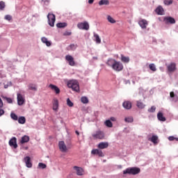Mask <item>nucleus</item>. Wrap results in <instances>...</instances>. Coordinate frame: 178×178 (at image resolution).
I'll return each instance as SVG.
<instances>
[{
	"instance_id": "48",
	"label": "nucleus",
	"mask_w": 178,
	"mask_h": 178,
	"mask_svg": "<svg viewBox=\"0 0 178 178\" xmlns=\"http://www.w3.org/2000/svg\"><path fill=\"white\" fill-rule=\"evenodd\" d=\"M176 96V95H175V92H170V98H174Z\"/></svg>"
},
{
	"instance_id": "56",
	"label": "nucleus",
	"mask_w": 178,
	"mask_h": 178,
	"mask_svg": "<svg viewBox=\"0 0 178 178\" xmlns=\"http://www.w3.org/2000/svg\"><path fill=\"white\" fill-rule=\"evenodd\" d=\"M3 113H4L3 112H2V113L0 112V116H2V115H3Z\"/></svg>"
},
{
	"instance_id": "6",
	"label": "nucleus",
	"mask_w": 178,
	"mask_h": 178,
	"mask_svg": "<svg viewBox=\"0 0 178 178\" xmlns=\"http://www.w3.org/2000/svg\"><path fill=\"white\" fill-rule=\"evenodd\" d=\"M47 18L49 26H51V27H54L56 20L55 15L49 13L47 15Z\"/></svg>"
},
{
	"instance_id": "27",
	"label": "nucleus",
	"mask_w": 178,
	"mask_h": 178,
	"mask_svg": "<svg viewBox=\"0 0 178 178\" xmlns=\"http://www.w3.org/2000/svg\"><path fill=\"white\" fill-rule=\"evenodd\" d=\"M124 122L126 123H133L134 122V118L132 116H127L124 118Z\"/></svg>"
},
{
	"instance_id": "46",
	"label": "nucleus",
	"mask_w": 178,
	"mask_h": 178,
	"mask_svg": "<svg viewBox=\"0 0 178 178\" xmlns=\"http://www.w3.org/2000/svg\"><path fill=\"white\" fill-rule=\"evenodd\" d=\"M4 19L8 22H10V20H12V17L9 15H7L4 17Z\"/></svg>"
},
{
	"instance_id": "49",
	"label": "nucleus",
	"mask_w": 178,
	"mask_h": 178,
	"mask_svg": "<svg viewBox=\"0 0 178 178\" xmlns=\"http://www.w3.org/2000/svg\"><path fill=\"white\" fill-rule=\"evenodd\" d=\"M172 101H174V102H178V97H177V95H175L174 97V98L172 99Z\"/></svg>"
},
{
	"instance_id": "36",
	"label": "nucleus",
	"mask_w": 178,
	"mask_h": 178,
	"mask_svg": "<svg viewBox=\"0 0 178 178\" xmlns=\"http://www.w3.org/2000/svg\"><path fill=\"white\" fill-rule=\"evenodd\" d=\"M29 89L32 90V91H37V86L34 84H29Z\"/></svg>"
},
{
	"instance_id": "1",
	"label": "nucleus",
	"mask_w": 178,
	"mask_h": 178,
	"mask_svg": "<svg viewBox=\"0 0 178 178\" xmlns=\"http://www.w3.org/2000/svg\"><path fill=\"white\" fill-rule=\"evenodd\" d=\"M107 66L112 67L115 72H122L123 70V64L120 61H117L115 59H109L106 63Z\"/></svg>"
},
{
	"instance_id": "55",
	"label": "nucleus",
	"mask_w": 178,
	"mask_h": 178,
	"mask_svg": "<svg viewBox=\"0 0 178 178\" xmlns=\"http://www.w3.org/2000/svg\"><path fill=\"white\" fill-rule=\"evenodd\" d=\"M93 59H95L97 60L98 59V57H93Z\"/></svg>"
},
{
	"instance_id": "21",
	"label": "nucleus",
	"mask_w": 178,
	"mask_h": 178,
	"mask_svg": "<svg viewBox=\"0 0 178 178\" xmlns=\"http://www.w3.org/2000/svg\"><path fill=\"white\" fill-rule=\"evenodd\" d=\"M165 23H170V24H175L176 23V20H175V18L172 17H168L165 18Z\"/></svg>"
},
{
	"instance_id": "57",
	"label": "nucleus",
	"mask_w": 178,
	"mask_h": 178,
	"mask_svg": "<svg viewBox=\"0 0 178 178\" xmlns=\"http://www.w3.org/2000/svg\"><path fill=\"white\" fill-rule=\"evenodd\" d=\"M4 88H8V86L5 85Z\"/></svg>"
},
{
	"instance_id": "44",
	"label": "nucleus",
	"mask_w": 178,
	"mask_h": 178,
	"mask_svg": "<svg viewBox=\"0 0 178 178\" xmlns=\"http://www.w3.org/2000/svg\"><path fill=\"white\" fill-rule=\"evenodd\" d=\"M172 3H173V1L172 0H165L164 1V4L165 5H172Z\"/></svg>"
},
{
	"instance_id": "26",
	"label": "nucleus",
	"mask_w": 178,
	"mask_h": 178,
	"mask_svg": "<svg viewBox=\"0 0 178 178\" xmlns=\"http://www.w3.org/2000/svg\"><path fill=\"white\" fill-rule=\"evenodd\" d=\"M42 42L46 44L47 47H51V42L48 41V39L45 37L41 38Z\"/></svg>"
},
{
	"instance_id": "34",
	"label": "nucleus",
	"mask_w": 178,
	"mask_h": 178,
	"mask_svg": "<svg viewBox=\"0 0 178 178\" xmlns=\"http://www.w3.org/2000/svg\"><path fill=\"white\" fill-rule=\"evenodd\" d=\"M149 68L152 72H156V67L155 66V64L151 63L149 65Z\"/></svg>"
},
{
	"instance_id": "58",
	"label": "nucleus",
	"mask_w": 178,
	"mask_h": 178,
	"mask_svg": "<svg viewBox=\"0 0 178 178\" xmlns=\"http://www.w3.org/2000/svg\"><path fill=\"white\" fill-rule=\"evenodd\" d=\"M71 34H72V33H68V35H70Z\"/></svg>"
},
{
	"instance_id": "22",
	"label": "nucleus",
	"mask_w": 178,
	"mask_h": 178,
	"mask_svg": "<svg viewBox=\"0 0 178 178\" xmlns=\"http://www.w3.org/2000/svg\"><path fill=\"white\" fill-rule=\"evenodd\" d=\"M29 141H30V137H29V136H24L22 137L20 143L22 144H26V143H29Z\"/></svg>"
},
{
	"instance_id": "43",
	"label": "nucleus",
	"mask_w": 178,
	"mask_h": 178,
	"mask_svg": "<svg viewBox=\"0 0 178 178\" xmlns=\"http://www.w3.org/2000/svg\"><path fill=\"white\" fill-rule=\"evenodd\" d=\"M67 106H70V107L73 106V105H74L73 102L70 100V98L67 99Z\"/></svg>"
},
{
	"instance_id": "25",
	"label": "nucleus",
	"mask_w": 178,
	"mask_h": 178,
	"mask_svg": "<svg viewBox=\"0 0 178 178\" xmlns=\"http://www.w3.org/2000/svg\"><path fill=\"white\" fill-rule=\"evenodd\" d=\"M136 106L139 109H144V108H145V104H144V103H143L141 101H137L136 102Z\"/></svg>"
},
{
	"instance_id": "8",
	"label": "nucleus",
	"mask_w": 178,
	"mask_h": 178,
	"mask_svg": "<svg viewBox=\"0 0 178 178\" xmlns=\"http://www.w3.org/2000/svg\"><path fill=\"white\" fill-rule=\"evenodd\" d=\"M58 147H59V149H60V151H61V152H67V147L66 146V144H65L64 141H60L58 143Z\"/></svg>"
},
{
	"instance_id": "15",
	"label": "nucleus",
	"mask_w": 178,
	"mask_h": 178,
	"mask_svg": "<svg viewBox=\"0 0 178 178\" xmlns=\"http://www.w3.org/2000/svg\"><path fill=\"white\" fill-rule=\"evenodd\" d=\"M17 98L18 105H23V104H24V97H23V95H22V94L18 93Z\"/></svg>"
},
{
	"instance_id": "33",
	"label": "nucleus",
	"mask_w": 178,
	"mask_h": 178,
	"mask_svg": "<svg viewBox=\"0 0 178 178\" xmlns=\"http://www.w3.org/2000/svg\"><path fill=\"white\" fill-rule=\"evenodd\" d=\"M77 48V44H72L68 47V51H74Z\"/></svg>"
},
{
	"instance_id": "45",
	"label": "nucleus",
	"mask_w": 178,
	"mask_h": 178,
	"mask_svg": "<svg viewBox=\"0 0 178 178\" xmlns=\"http://www.w3.org/2000/svg\"><path fill=\"white\" fill-rule=\"evenodd\" d=\"M168 140H169V141H175V140L176 141H178V138H176V137H175V136H170V137L168 138Z\"/></svg>"
},
{
	"instance_id": "12",
	"label": "nucleus",
	"mask_w": 178,
	"mask_h": 178,
	"mask_svg": "<svg viewBox=\"0 0 178 178\" xmlns=\"http://www.w3.org/2000/svg\"><path fill=\"white\" fill-rule=\"evenodd\" d=\"M24 161L26 168H33V163H31V159H30V156H26L24 159Z\"/></svg>"
},
{
	"instance_id": "23",
	"label": "nucleus",
	"mask_w": 178,
	"mask_h": 178,
	"mask_svg": "<svg viewBox=\"0 0 178 178\" xmlns=\"http://www.w3.org/2000/svg\"><path fill=\"white\" fill-rule=\"evenodd\" d=\"M156 13H157V15H163V8H162V6H159V7H157L155 10Z\"/></svg>"
},
{
	"instance_id": "7",
	"label": "nucleus",
	"mask_w": 178,
	"mask_h": 178,
	"mask_svg": "<svg viewBox=\"0 0 178 178\" xmlns=\"http://www.w3.org/2000/svg\"><path fill=\"white\" fill-rule=\"evenodd\" d=\"M65 60H67V62H68L70 66H75L76 65V63L74 62V58H73V56H72L70 55L65 56Z\"/></svg>"
},
{
	"instance_id": "30",
	"label": "nucleus",
	"mask_w": 178,
	"mask_h": 178,
	"mask_svg": "<svg viewBox=\"0 0 178 178\" xmlns=\"http://www.w3.org/2000/svg\"><path fill=\"white\" fill-rule=\"evenodd\" d=\"M94 38L95 39V40L96 41L97 44H101V38L98 34L95 33Z\"/></svg>"
},
{
	"instance_id": "42",
	"label": "nucleus",
	"mask_w": 178,
	"mask_h": 178,
	"mask_svg": "<svg viewBox=\"0 0 178 178\" xmlns=\"http://www.w3.org/2000/svg\"><path fill=\"white\" fill-rule=\"evenodd\" d=\"M10 118H11V119H13V120H17L19 119L17 115L16 114H15L14 113H11Z\"/></svg>"
},
{
	"instance_id": "11",
	"label": "nucleus",
	"mask_w": 178,
	"mask_h": 178,
	"mask_svg": "<svg viewBox=\"0 0 178 178\" xmlns=\"http://www.w3.org/2000/svg\"><path fill=\"white\" fill-rule=\"evenodd\" d=\"M132 105L133 104L131 103V102L129 100H126L122 103L123 108L127 110L131 109Z\"/></svg>"
},
{
	"instance_id": "5",
	"label": "nucleus",
	"mask_w": 178,
	"mask_h": 178,
	"mask_svg": "<svg viewBox=\"0 0 178 178\" xmlns=\"http://www.w3.org/2000/svg\"><path fill=\"white\" fill-rule=\"evenodd\" d=\"M78 29L80 30H89L90 29V25L88 24V22H79L77 24Z\"/></svg>"
},
{
	"instance_id": "38",
	"label": "nucleus",
	"mask_w": 178,
	"mask_h": 178,
	"mask_svg": "<svg viewBox=\"0 0 178 178\" xmlns=\"http://www.w3.org/2000/svg\"><path fill=\"white\" fill-rule=\"evenodd\" d=\"M99 5L102 6V5H109V1L108 0H101L99 2Z\"/></svg>"
},
{
	"instance_id": "3",
	"label": "nucleus",
	"mask_w": 178,
	"mask_h": 178,
	"mask_svg": "<svg viewBox=\"0 0 178 178\" xmlns=\"http://www.w3.org/2000/svg\"><path fill=\"white\" fill-rule=\"evenodd\" d=\"M140 170L138 168H127L126 170H124L123 171V175H138V173H140Z\"/></svg>"
},
{
	"instance_id": "53",
	"label": "nucleus",
	"mask_w": 178,
	"mask_h": 178,
	"mask_svg": "<svg viewBox=\"0 0 178 178\" xmlns=\"http://www.w3.org/2000/svg\"><path fill=\"white\" fill-rule=\"evenodd\" d=\"M88 3L90 4L94 3V0H88Z\"/></svg>"
},
{
	"instance_id": "37",
	"label": "nucleus",
	"mask_w": 178,
	"mask_h": 178,
	"mask_svg": "<svg viewBox=\"0 0 178 178\" xmlns=\"http://www.w3.org/2000/svg\"><path fill=\"white\" fill-rule=\"evenodd\" d=\"M107 20H108V22H109V23H112V24L116 23V20H115V19H113L112 17H111V15H108L107 17Z\"/></svg>"
},
{
	"instance_id": "10",
	"label": "nucleus",
	"mask_w": 178,
	"mask_h": 178,
	"mask_svg": "<svg viewBox=\"0 0 178 178\" xmlns=\"http://www.w3.org/2000/svg\"><path fill=\"white\" fill-rule=\"evenodd\" d=\"M49 88H51V90H52V91H54L55 94L56 95H58V94H60V89H59V88H58V86H56L54 84L49 85Z\"/></svg>"
},
{
	"instance_id": "31",
	"label": "nucleus",
	"mask_w": 178,
	"mask_h": 178,
	"mask_svg": "<svg viewBox=\"0 0 178 178\" xmlns=\"http://www.w3.org/2000/svg\"><path fill=\"white\" fill-rule=\"evenodd\" d=\"M2 98L5 99V101H7L8 104H13V99L5 96H3Z\"/></svg>"
},
{
	"instance_id": "40",
	"label": "nucleus",
	"mask_w": 178,
	"mask_h": 178,
	"mask_svg": "<svg viewBox=\"0 0 178 178\" xmlns=\"http://www.w3.org/2000/svg\"><path fill=\"white\" fill-rule=\"evenodd\" d=\"M47 168V165L44 163H39L38 165V169H45Z\"/></svg>"
},
{
	"instance_id": "51",
	"label": "nucleus",
	"mask_w": 178,
	"mask_h": 178,
	"mask_svg": "<svg viewBox=\"0 0 178 178\" xmlns=\"http://www.w3.org/2000/svg\"><path fill=\"white\" fill-rule=\"evenodd\" d=\"M3 106V102H2V99L0 98V108Z\"/></svg>"
},
{
	"instance_id": "47",
	"label": "nucleus",
	"mask_w": 178,
	"mask_h": 178,
	"mask_svg": "<svg viewBox=\"0 0 178 178\" xmlns=\"http://www.w3.org/2000/svg\"><path fill=\"white\" fill-rule=\"evenodd\" d=\"M156 110V107L155 106H152L150 109L148 110L149 112H155Z\"/></svg>"
},
{
	"instance_id": "24",
	"label": "nucleus",
	"mask_w": 178,
	"mask_h": 178,
	"mask_svg": "<svg viewBox=\"0 0 178 178\" xmlns=\"http://www.w3.org/2000/svg\"><path fill=\"white\" fill-rule=\"evenodd\" d=\"M157 118L159 119V120H160V122H165L166 120V118H165V116H163V113L159 112L157 114Z\"/></svg>"
},
{
	"instance_id": "28",
	"label": "nucleus",
	"mask_w": 178,
	"mask_h": 178,
	"mask_svg": "<svg viewBox=\"0 0 178 178\" xmlns=\"http://www.w3.org/2000/svg\"><path fill=\"white\" fill-rule=\"evenodd\" d=\"M121 60L124 63H129L130 62V58L124 56L123 54L121 55Z\"/></svg>"
},
{
	"instance_id": "2",
	"label": "nucleus",
	"mask_w": 178,
	"mask_h": 178,
	"mask_svg": "<svg viewBox=\"0 0 178 178\" xmlns=\"http://www.w3.org/2000/svg\"><path fill=\"white\" fill-rule=\"evenodd\" d=\"M67 86L68 88H72L73 91H75L76 92H80V86L79 85V82L77 81H68Z\"/></svg>"
},
{
	"instance_id": "18",
	"label": "nucleus",
	"mask_w": 178,
	"mask_h": 178,
	"mask_svg": "<svg viewBox=\"0 0 178 178\" xmlns=\"http://www.w3.org/2000/svg\"><path fill=\"white\" fill-rule=\"evenodd\" d=\"M109 147V143L108 142H102L98 145V147L100 149H104L105 148H108Z\"/></svg>"
},
{
	"instance_id": "32",
	"label": "nucleus",
	"mask_w": 178,
	"mask_h": 178,
	"mask_svg": "<svg viewBox=\"0 0 178 178\" xmlns=\"http://www.w3.org/2000/svg\"><path fill=\"white\" fill-rule=\"evenodd\" d=\"M57 27L58 29H64V27H66V26H67V24L63 22V23H58L56 24Z\"/></svg>"
},
{
	"instance_id": "19",
	"label": "nucleus",
	"mask_w": 178,
	"mask_h": 178,
	"mask_svg": "<svg viewBox=\"0 0 178 178\" xmlns=\"http://www.w3.org/2000/svg\"><path fill=\"white\" fill-rule=\"evenodd\" d=\"M59 108V101L58 99H54L53 100V110L58 111Z\"/></svg>"
},
{
	"instance_id": "41",
	"label": "nucleus",
	"mask_w": 178,
	"mask_h": 178,
	"mask_svg": "<svg viewBox=\"0 0 178 178\" xmlns=\"http://www.w3.org/2000/svg\"><path fill=\"white\" fill-rule=\"evenodd\" d=\"M6 5H5V2L1 1H0V10H3L5 9Z\"/></svg>"
},
{
	"instance_id": "13",
	"label": "nucleus",
	"mask_w": 178,
	"mask_h": 178,
	"mask_svg": "<svg viewBox=\"0 0 178 178\" xmlns=\"http://www.w3.org/2000/svg\"><path fill=\"white\" fill-rule=\"evenodd\" d=\"M138 24L141 29H147V26H148V21L146 19H140L138 22Z\"/></svg>"
},
{
	"instance_id": "52",
	"label": "nucleus",
	"mask_w": 178,
	"mask_h": 178,
	"mask_svg": "<svg viewBox=\"0 0 178 178\" xmlns=\"http://www.w3.org/2000/svg\"><path fill=\"white\" fill-rule=\"evenodd\" d=\"M111 120V122H115V120H116V118H115V117H111L110 118V121Z\"/></svg>"
},
{
	"instance_id": "16",
	"label": "nucleus",
	"mask_w": 178,
	"mask_h": 178,
	"mask_svg": "<svg viewBox=\"0 0 178 178\" xmlns=\"http://www.w3.org/2000/svg\"><path fill=\"white\" fill-rule=\"evenodd\" d=\"M91 154L92 155H98L99 156H104V153L102 152V150L95 149H92L91 152Z\"/></svg>"
},
{
	"instance_id": "20",
	"label": "nucleus",
	"mask_w": 178,
	"mask_h": 178,
	"mask_svg": "<svg viewBox=\"0 0 178 178\" xmlns=\"http://www.w3.org/2000/svg\"><path fill=\"white\" fill-rule=\"evenodd\" d=\"M154 145H156L159 141L158 140V136L153 135L149 139Z\"/></svg>"
},
{
	"instance_id": "35",
	"label": "nucleus",
	"mask_w": 178,
	"mask_h": 178,
	"mask_svg": "<svg viewBox=\"0 0 178 178\" xmlns=\"http://www.w3.org/2000/svg\"><path fill=\"white\" fill-rule=\"evenodd\" d=\"M104 124L107 127H112L113 126V124H112V122H111V120H107L105 121Z\"/></svg>"
},
{
	"instance_id": "14",
	"label": "nucleus",
	"mask_w": 178,
	"mask_h": 178,
	"mask_svg": "<svg viewBox=\"0 0 178 178\" xmlns=\"http://www.w3.org/2000/svg\"><path fill=\"white\" fill-rule=\"evenodd\" d=\"M168 70L170 73H173V72L176 71V63H172L168 65Z\"/></svg>"
},
{
	"instance_id": "50",
	"label": "nucleus",
	"mask_w": 178,
	"mask_h": 178,
	"mask_svg": "<svg viewBox=\"0 0 178 178\" xmlns=\"http://www.w3.org/2000/svg\"><path fill=\"white\" fill-rule=\"evenodd\" d=\"M124 133H130V129H129L128 128H124L123 130Z\"/></svg>"
},
{
	"instance_id": "59",
	"label": "nucleus",
	"mask_w": 178,
	"mask_h": 178,
	"mask_svg": "<svg viewBox=\"0 0 178 178\" xmlns=\"http://www.w3.org/2000/svg\"><path fill=\"white\" fill-rule=\"evenodd\" d=\"M0 112H3V110H0Z\"/></svg>"
},
{
	"instance_id": "29",
	"label": "nucleus",
	"mask_w": 178,
	"mask_h": 178,
	"mask_svg": "<svg viewBox=\"0 0 178 178\" xmlns=\"http://www.w3.org/2000/svg\"><path fill=\"white\" fill-rule=\"evenodd\" d=\"M17 120L19 124H24V123H26V118H24V116L19 117Z\"/></svg>"
},
{
	"instance_id": "17",
	"label": "nucleus",
	"mask_w": 178,
	"mask_h": 178,
	"mask_svg": "<svg viewBox=\"0 0 178 178\" xmlns=\"http://www.w3.org/2000/svg\"><path fill=\"white\" fill-rule=\"evenodd\" d=\"M9 145L14 148H17V143H16V138L13 137L9 140Z\"/></svg>"
},
{
	"instance_id": "39",
	"label": "nucleus",
	"mask_w": 178,
	"mask_h": 178,
	"mask_svg": "<svg viewBox=\"0 0 178 178\" xmlns=\"http://www.w3.org/2000/svg\"><path fill=\"white\" fill-rule=\"evenodd\" d=\"M81 102L82 104H88V98L87 97H82L81 98Z\"/></svg>"
},
{
	"instance_id": "54",
	"label": "nucleus",
	"mask_w": 178,
	"mask_h": 178,
	"mask_svg": "<svg viewBox=\"0 0 178 178\" xmlns=\"http://www.w3.org/2000/svg\"><path fill=\"white\" fill-rule=\"evenodd\" d=\"M76 134H77V136L80 135V133H79L77 131H75Z\"/></svg>"
},
{
	"instance_id": "4",
	"label": "nucleus",
	"mask_w": 178,
	"mask_h": 178,
	"mask_svg": "<svg viewBox=\"0 0 178 178\" xmlns=\"http://www.w3.org/2000/svg\"><path fill=\"white\" fill-rule=\"evenodd\" d=\"M92 136L95 140H104L106 138L105 133L101 130L95 131Z\"/></svg>"
},
{
	"instance_id": "9",
	"label": "nucleus",
	"mask_w": 178,
	"mask_h": 178,
	"mask_svg": "<svg viewBox=\"0 0 178 178\" xmlns=\"http://www.w3.org/2000/svg\"><path fill=\"white\" fill-rule=\"evenodd\" d=\"M73 169L74 172H76L77 176H83L84 175V170H83L81 167L74 166Z\"/></svg>"
}]
</instances>
